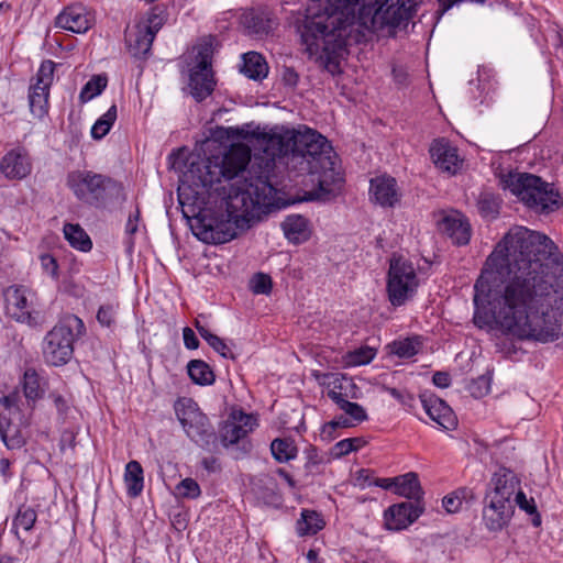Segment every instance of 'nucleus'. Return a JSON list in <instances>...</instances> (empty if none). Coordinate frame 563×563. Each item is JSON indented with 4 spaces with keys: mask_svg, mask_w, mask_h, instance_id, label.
<instances>
[{
    "mask_svg": "<svg viewBox=\"0 0 563 563\" xmlns=\"http://www.w3.org/2000/svg\"><path fill=\"white\" fill-rule=\"evenodd\" d=\"M351 452H353V441H350L349 438L336 442L333 446V454L336 457L347 455Z\"/></svg>",
    "mask_w": 563,
    "mask_h": 563,
    "instance_id": "56",
    "label": "nucleus"
},
{
    "mask_svg": "<svg viewBox=\"0 0 563 563\" xmlns=\"http://www.w3.org/2000/svg\"><path fill=\"white\" fill-rule=\"evenodd\" d=\"M376 485L382 487V488H384V489H393L395 492V489H396V477L378 479Z\"/></svg>",
    "mask_w": 563,
    "mask_h": 563,
    "instance_id": "63",
    "label": "nucleus"
},
{
    "mask_svg": "<svg viewBox=\"0 0 563 563\" xmlns=\"http://www.w3.org/2000/svg\"><path fill=\"white\" fill-rule=\"evenodd\" d=\"M376 355V350L367 345L350 351L346 355V362L352 366L368 364Z\"/></svg>",
    "mask_w": 563,
    "mask_h": 563,
    "instance_id": "45",
    "label": "nucleus"
},
{
    "mask_svg": "<svg viewBox=\"0 0 563 563\" xmlns=\"http://www.w3.org/2000/svg\"><path fill=\"white\" fill-rule=\"evenodd\" d=\"M232 419L233 421H236V423H242L244 428L247 429V433L256 426V419L252 415H247L242 411L238 415L233 413Z\"/></svg>",
    "mask_w": 563,
    "mask_h": 563,
    "instance_id": "57",
    "label": "nucleus"
},
{
    "mask_svg": "<svg viewBox=\"0 0 563 563\" xmlns=\"http://www.w3.org/2000/svg\"><path fill=\"white\" fill-rule=\"evenodd\" d=\"M271 451L274 459L279 463H286L297 456V446L290 438L275 439L271 443Z\"/></svg>",
    "mask_w": 563,
    "mask_h": 563,
    "instance_id": "34",
    "label": "nucleus"
},
{
    "mask_svg": "<svg viewBox=\"0 0 563 563\" xmlns=\"http://www.w3.org/2000/svg\"><path fill=\"white\" fill-rule=\"evenodd\" d=\"M265 153L272 156V161L290 154L291 162L300 164L301 170H307L309 181L316 187L306 191V200L330 199L341 188L343 178L335 168L336 156L328 140L317 131L309 130L288 139L273 135L267 140Z\"/></svg>",
    "mask_w": 563,
    "mask_h": 563,
    "instance_id": "4",
    "label": "nucleus"
},
{
    "mask_svg": "<svg viewBox=\"0 0 563 563\" xmlns=\"http://www.w3.org/2000/svg\"><path fill=\"white\" fill-rule=\"evenodd\" d=\"M64 235L68 243L76 250L88 252L92 247V242L89 235L79 224H65Z\"/></svg>",
    "mask_w": 563,
    "mask_h": 563,
    "instance_id": "32",
    "label": "nucleus"
},
{
    "mask_svg": "<svg viewBox=\"0 0 563 563\" xmlns=\"http://www.w3.org/2000/svg\"><path fill=\"white\" fill-rule=\"evenodd\" d=\"M369 197L383 208H394L400 201L401 194L394 177L382 175L371 179Z\"/></svg>",
    "mask_w": 563,
    "mask_h": 563,
    "instance_id": "15",
    "label": "nucleus"
},
{
    "mask_svg": "<svg viewBox=\"0 0 563 563\" xmlns=\"http://www.w3.org/2000/svg\"><path fill=\"white\" fill-rule=\"evenodd\" d=\"M352 426L353 423L350 418L339 416L323 426L322 433L332 437V432L335 431L338 428H349Z\"/></svg>",
    "mask_w": 563,
    "mask_h": 563,
    "instance_id": "54",
    "label": "nucleus"
},
{
    "mask_svg": "<svg viewBox=\"0 0 563 563\" xmlns=\"http://www.w3.org/2000/svg\"><path fill=\"white\" fill-rule=\"evenodd\" d=\"M505 335L506 336L504 338L497 339L495 343L496 351L506 358L519 360L520 356L525 353V351L520 345L517 344L516 341L512 340L515 339L514 336L507 334Z\"/></svg>",
    "mask_w": 563,
    "mask_h": 563,
    "instance_id": "42",
    "label": "nucleus"
},
{
    "mask_svg": "<svg viewBox=\"0 0 563 563\" xmlns=\"http://www.w3.org/2000/svg\"><path fill=\"white\" fill-rule=\"evenodd\" d=\"M155 36L151 31H145L140 24L134 34L126 35L129 52L134 57L145 56L152 48Z\"/></svg>",
    "mask_w": 563,
    "mask_h": 563,
    "instance_id": "26",
    "label": "nucleus"
},
{
    "mask_svg": "<svg viewBox=\"0 0 563 563\" xmlns=\"http://www.w3.org/2000/svg\"><path fill=\"white\" fill-rule=\"evenodd\" d=\"M432 382L437 387L446 388L451 384V378L446 372H437L433 374Z\"/></svg>",
    "mask_w": 563,
    "mask_h": 563,
    "instance_id": "60",
    "label": "nucleus"
},
{
    "mask_svg": "<svg viewBox=\"0 0 563 563\" xmlns=\"http://www.w3.org/2000/svg\"><path fill=\"white\" fill-rule=\"evenodd\" d=\"M339 408L343 410L353 421L363 422L367 419L365 409L356 402L345 400L339 406Z\"/></svg>",
    "mask_w": 563,
    "mask_h": 563,
    "instance_id": "51",
    "label": "nucleus"
},
{
    "mask_svg": "<svg viewBox=\"0 0 563 563\" xmlns=\"http://www.w3.org/2000/svg\"><path fill=\"white\" fill-rule=\"evenodd\" d=\"M395 494L408 499H413L415 503L420 504L423 490L418 475L413 472H409L405 475L397 476Z\"/></svg>",
    "mask_w": 563,
    "mask_h": 563,
    "instance_id": "25",
    "label": "nucleus"
},
{
    "mask_svg": "<svg viewBox=\"0 0 563 563\" xmlns=\"http://www.w3.org/2000/svg\"><path fill=\"white\" fill-rule=\"evenodd\" d=\"M562 258L545 234L511 228L487 257L474 285V324L479 329L489 324V316L479 311L487 302L504 334L540 343L562 338V299L554 288L553 272Z\"/></svg>",
    "mask_w": 563,
    "mask_h": 563,
    "instance_id": "1",
    "label": "nucleus"
},
{
    "mask_svg": "<svg viewBox=\"0 0 563 563\" xmlns=\"http://www.w3.org/2000/svg\"><path fill=\"white\" fill-rule=\"evenodd\" d=\"M504 189H509L527 207L540 213H549L561 207L560 195L551 184L527 173H508L501 176Z\"/></svg>",
    "mask_w": 563,
    "mask_h": 563,
    "instance_id": "6",
    "label": "nucleus"
},
{
    "mask_svg": "<svg viewBox=\"0 0 563 563\" xmlns=\"http://www.w3.org/2000/svg\"><path fill=\"white\" fill-rule=\"evenodd\" d=\"M55 67L56 64L53 60H44L37 70L35 85L44 86V89L51 88Z\"/></svg>",
    "mask_w": 563,
    "mask_h": 563,
    "instance_id": "49",
    "label": "nucleus"
},
{
    "mask_svg": "<svg viewBox=\"0 0 563 563\" xmlns=\"http://www.w3.org/2000/svg\"><path fill=\"white\" fill-rule=\"evenodd\" d=\"M417 287L418 278L412 264L402 258H393L387 280V291L391 305H404Z\"/></svg>",
    "mask_w": 563,
    "mask_h": 563,
    "instance_id": "10",
    "label": "nucleus"
},
{
    "mask_svg": "<svg viewBox=\"0 0 563 563\" xmlns=\"http://www.w3.org/2000/svg\"><path fill=\"white\" fill-rule=\"evenodd\" d=\"M197 65L190 69L189 88L196 101L200 102L214 90L216 81L211 69V51L208 46L199 48Z\"/></svg>",
    "mask_w": 563,
    "mask_h": 563,
    "instance_id": "12",
    "label": "nucleus"
},
{
    "mask_svg": "<svg viewBox=\"0 0 563 563\" xmlns=\"http://www.w3.org/2000/svg\"><path fill=\"white\" fill-rule=\"evenodd\" d=\"M9 429H4L3 427L0 428V437L4 445L9 450L20 449L24 444L23 438L19 434L18 431H15L14 434H9Z\"/></svg>",
    "mask_w": 563,
    "mask_h": 563,
    "instance_id": "53",
    "label": "nucleus"
},
{
    "mask_svg": "<svg viewBox=\"0 0 563 563\" xmlns=\"http://www.w3.org/2000/svg\"><path fill=\"white\" fill-rule=\"evenodd\" d=\"M66 186L74 196L84 203L99 206L108 189L115 188L117 183L104 175L91 170H73L68 173Z\"/></svg>",
    "mask_w": 563,
    "mask_h": 563,
    "instance_id": "8",
    "label": "nucleus"
},
{
    "mask_svg": "<svg viewBox=\"0 0 563 563\" xmlns=\"http://www.w3.org/2000/svg\"><path fill=\"white\" fill-rule=\"evenodd\" d=\"M500 206L501 199L497 195L489 191L481 192L476 202L479 214L485 219L497 218L499 214Z\"/></svg>",
    "mask_w": 563,
    "mask_h": 563,
    "instance_id": "33",
    "label": "nucleus"
},
{
    "mask_svg": "<svg viewBox=\"0 0 563 563\" xmlns=\"http://www.w3.org/2000/svg\"><path fill=\"white\" fill-rule=\"evenodd\" d=\"M520 486V479L507 467H499L492 476L487 493L496 495L499 498L511 500L516 496Z\"/></svg>",
    "mask_w": 563,
    "mask_h": 563,
    "instance_id": "21",
    "label": "nucleus"
},
{
    "mask_svg": "<svg viewBox=\"0 0 563 563\" xmlns=\"http://www.w3.org/2000/svg\"><path fill=\"white\" fill-rule=\"evenodd\" d=\"M324 526V521L314 510L303 509L300 519L297 520L296 530L300 537L313 536Z\"/></svg>",
    "mask_w": 563,
    "mask_h": 563,
    "instance_id": "31",
    "label": "nucleus"
},
{
    "mask_svg": "<svg viewBox=\"0 0 563 563\" xmlns=\"http://www.w3.org/2000/svg\"><path fill=\"white\" fill-rule=\"evenodd\" d=\"M31 295V290L25 286L8 287L3 292L5 313L19 323L41 330L46 323V317L43 311L34 309L30 300Z\"/></svg>",
    "mask_w": 563,
    "mask_h": 563,
    "instance_id": "9",
    "label": "nucleus"
},
{
    "mask_svg": "<svg viewBox=\"0 0 563 563\" xmlns=\"http://www.w3.org/2000/svg\"><path fill=\"white\" fill-rule=\"evenodd\" d=\"M176 416L187 435L197 443L209 444L216 439L214 430L208 419L197 405L188 399L175 407Z\"/></svg>",
    "mask_w": 563,
    "mask_h": 563,
    "instance_id": "11",
    "label": "nucleus"
},
{
    "mask_svg": "<svg viewBox=\"0 0 563 563\" xmlns=\"http://www.w3.org/2000/svg\"><path fill=\"white\" fill-rule=\"evenodd\" d=\"M187 371L190 379L197 385L209 386L216 380L212 368L202 360H191L187 364Z\"/></svg>",
    "mask_w": 563,
    "mask_h": 563,
    "instance_id": "30",
    "label": "nucleus"
},
{
    "mask_svg": "<svg viewBox=\"0 0 563 563\" xmlns=\"http://www.w3.org/2000/svg\"><path fill=\"white\" fill-rule=\"evenodd\" d=\"M107 77L103 75H95L88 80L81 88L79 93V100L81 103H86L99 96L107 87Z\"/></svg>",
    "mask_w": 563,
    "mask_h": 563,
    "instance_id": "40",
    "label": "nucleus"
},
{
    "mask_svg": "<svg viewBox=\"0 0 563 563\" xmlns=\"http://www.w3.org/2000/svg\"><path fill=\"white\" fill-rule=\"evenodd\" d=\"M176 495L181 498H198L201 494L199 484L190 477L180 481L175 487Z\"/></svg>",
    "mask_w": 563,
    "mask_h": 563,
    "instance_id": "48",
    "label": "nucleus"
},
{
    "mask_svg": "<svg viewBox=\"0 0 563 563\" xmlns=\"http://www.w3.org/2000/svg\"><path fill=\"white\" fill-rule=\"evenodd\" d=\"M242 24L251 35H267L276 24L267 10L251 9L242 15Z\"/></svg>",
    "mask_w": 563,
    "mask_h": 563,
    "instance_id": "22",
    "label": "nucleus"
},
{
    "mask_svg": "<svg viewBox=\"0 0 563 563\" xmlns=\"http://www.w3.org/2000/svg\"><path fill=\"white\" fill-rule=\"evenodd\" d=\"M264 167L261 170L255 169V163L251 169H246L251 162V150L243 143L232 144L221 156H212L199 162H192L185 174V177L197 188L210 189L214 184L225 179L229 187L224 188L225 195L233 184H241L246 180H253L258 177H265V180L272 185L269 174L273 169L274 161L268 156Z\"/></svg>",
    "mask_w": 563,
    "mask_h": 563,
    "instance_id": "5",
    "label": "nucleus"
},
{
    "mask_svg": "<svg viewBox=\"0 0 563 563\" xmlns=\"http://www.w3.org/2000/svg\"><path fill=\"white\" fill-rule=\"evenodd\" d=\"M124 484L126 494L131 498L139 497L144 488V473L142 465L137 461H130L125 465Z\"/></svg>",
    "mask_w": 563,
    "mask_h": 563,
    "instance_id": "28",
    "label": "nucleus"
},
{
    "mask_svg": "<svg viewBox=\"0 0 563 563\" xmlns=\"http://www.w3.org/2000/svg\"><path fill=\"white\" fill-rule=\"evenodd\" d=\"M49 88L44 89L41 85H31L29 92V104L32 114L42 119L48 111Z\"/></svg>",
    "mask_w": 563,
    "mask_h": 563,
    "instance_id": "29",
    "label": "nucleus"
},
{
    "mask_svg": "<svg viewBox=\"0 0 563 563\" xmlns=\"http://www.w3.org/2000/svg\"><path fill=\"white\" fill-rule=\"evenodd\" d=\"M49 397L53 399L54 405H55L56 409L58 410V412L63 413L66 411L67 402L63 396L57 395V394H52Z\"/></svg>",
    "mask_w": 563,
    "mask_h": 563,
    "instance_id": "62",
    "label": "nucleus"
},
{
    "mask_svg": "<svg viewBox=\"0 0 563 563\" xmlns=\"http://www.w3.org/2000/svg\"><path fill=\"white\" fill-rule=\"evenodd\" d=\"M0 172L7 179L21 180L32 172V163L23 148L9 151L0 161Z\"/></svg>",
    "mask_w": 563,
    "mask_h": 563,
    "instance_id": "16",
    "label": "nucleus"
},
{
    "mask_svg": "<svg viewBox=\"0 0 563 563\" xmlns=\"http://www.w3.org/2000/svg\"><path fill=\"white\" fill-rule=\"evenodd\" d=\"M241 73L250 79L262 80L268 74V65L261 54L249 52L243 55Z\"/></svg>",
    "mask_w": 563,
    "mask_h": 563,
    "instance_id": "27",
    "label": "nucleus"
},
{
    "mask_svg": "<svg viewBox=\"0 0 563 563\" xmlns=\"http://www.w3.org/2000/svg\"><path fill=\"white\" fill-rule=\"evenodd\" d=\"M423 512L418 503L404 501L385 510V526L388 530H402L413 523Z\"/></svg>",
    "mask_w": 563,
    "mask_h": 563,
    "instance_id": "14",
    "label": "nucleus"
},
{
    "mask_svg": "<svg viewBox=\"0 0 563 563\" xmlns=\"http://www.w3.org/2000/svg\"><path fill=\"white\" fill-rule=\"evenodd\" d=\"M196 329L200 336L224 358H234V355L228 344L218 335L211 333L207 328L196 322Z\"/></svg>",
    "mask_w": 563,
    "mask_h": 563,
    "instance_id": "37",
    "label": "nucleus"
},
{
    "mask_svg": "<svg viewBox=\"0 0 563 563\" xmlns=\"http://www.w3.org/2000/svg\"><path fill=\"white\" fill-rule=\"evenodd\" d=\"M247 435V429L236 421H227L220 431L221 441L224 446L233 445Z\"/></svg>",
    "mask_w": 563,
    "mask_h": 563,
    "instance_id": "38",
    "label": "nucleus"
},
{
    "mask_svg": "<svg viewBox=\"0 0 563 563\" xmlns=\"http://www.w3.org/2000/svg\"><path fill=\"white\" fill-rule=\"evenodd\" d=\"M119 303L108 302L101 305L97 312V320L102 327L110 328L115 323Z\"/></svg>",
    "mask_w": 563,
    "mask_h": 563,
    "instance_id": "47",
    "label": "nucleus"
},
{
    "mask_svg": "<svg viewBox=\"0 0 563 563\" xmlns=\"http://www.w3.org/2000/svg\"><path fill=\"white\" fill-rule=\"evenodd\" d=\"M40 260L43 271L53 278H58V264L56 258L51 254H43Z\"/></svg>",
    "mask_w": 563,
    "mask_h": 563,
    "instance_id": "55",
    "label": "nucleus"
},
{
    "mask_svg": "<svg viewBox=\"0 0 563 563\" xmlns=\"http://www.w3.org/2000/svg\"><path fill=\"white\" fill-rule=\"evenodd\" d=\"M36 519V510L31 506L22 505L19 507L16 515L13 519L12 529L16 534L19 532V529L29 532L34 527Z\"/></svg>",
    "mask_w": 563,
    "mask_h": 563,
    "instance_id": "35",
    "label": "nucleus"
},
{
    "mask_svg": "<svg viewBox=\"0 0 563 563\" xmlns=\"http://www.w3.org/2000/svg\"><path fill=\"white\" fill-rule=\"evenodd\" d=\"M23 391L29 400H36L42 396L40 376L34 369H26L23 376Z\"/></svg>",
    "mask_w": 563,
    "mask_h": 563,
    "instance_id": "43",
    "label": "nucleus"
},
{
    "mask_svg": "<svg viewBox=\"0 0 563 563\" xmlns=\"http://www.w3.org/2000/svg\"><path fill=\"white\" fill-rule=\"evenodd\" d=\"M328 397L339 407L345 400L355 398L356 386L351 378L343 374L328 373L323 375Z\"/></svg>",
    "mask_w": 563,
    "mask_h": 563,
    "instance_id": "20",
    "label": "nucleus"
},
{
    "mask_svg": "<svg viewBox=\"0 0 563 563\" xmlns=\"http://www.w3.org/2000/svg\"><path fill=\"white\" fill-rule=\"evenodd\" d=\"M167 20L166 9L163 5H155L147 12L143 22L139 23L145 31H151L154 36L163 27Z\"/></svg>",
    "mask_w": 563,
    "mask_h": 563,
    "instance_id": "36",
    "label": "nucleus"
},
{
    "mask_svg": "<svg viewBox=\"0 0 563 563\" xmlns=\"http://www.w3.org/2000/svg\"><path fill=\"white\" fill-rule=\"evenodd\" d=\"M514 515L511 500L503 499L486 492L483 508V521L489 531H500Z\"/></svg>",
    "mask_w": 563,
    "mask_h": 563,
    "instance_id": "13",
    "label": "nucleus"
},
{
    "mask_svg": "<svg viewBox=\"0 0 563 563\" xmlns=\"http://www.w3.org/2000/svg\"><path fill=\"white\" fill-rule=\"evenodd\" d=\"M420 342L416 338H408L401 341H395L391 344V352L399 357L409 358L419 352Z\"/></svg>",
    "mask_w": 563,
    "mask_h": 563,
    "instance_id": "44",
    "label": "nucleus"
},
{
    "mask_svg": "<svg viewBox=\"0 0 563 563\" xmlns=\"http://www.w3.org/2000/svg\"><path fill=\"white\" fill-rule=\"evenodd\" d=\"M430 155L434 165L442 172L451 175L457 173L462 166L457 148L445 139L434 140L430 146Z\"/></svg>",
    "mask_w": 563,
    "mask_h": 563,
    "instance_id": "17",
    "label": "nucleus"
},
{
    "mask_svg": "<svg viewBox=\"0 0 563 563\" xmlns=\"http://www.w3.org/2000/svg\"><path fill=\"white\" fill-rule=\"evenodd\" d=\"M420 400L426 413L440 427L445 430H453L456 427V416L442 399L433 395L422 394Z\"/></svg>",
    "mask_w": 563,
    "mask_h": 563,
    "instance_id": "18",
    "label": "nucleus"
},
{
    "mask_svg": "<svg viewBox=\"0 0 563 563\" xmlns=\"http://www.w3.org/2000/svg\"><path fill=\"white\" fill-rule=\"evenodd\" d=\"M443 231L457 245H466L471 240V224L468 220L460 214L448 216L442 222Z\"/></svg>",
    "mask_w": 563,
    "mask_h": 563,
    "instance_id": "23",
    "label": "nucleus"
},
{
    "mask_svg": "<svg viewBox=\"0 0 563 563\" xmlns=\"http://www.w3.org/2000/svg\"><path fill=\"white\" fill-rule=\"evenodd\" d=\"M184 344L188 350H196L199 346V340L192 329L186 327L183 330Z\"/></svg>",
    "mask_w": 563,
    "mask_h": 563,
    "instance_id": "58",
    "label": "nucleus"
},
{
    "mask_svg": "<svg viewBox=\"0 0 563 563\" xmlns=\"http://www.w3.org/2000/svg\"><path fill=\"white\" fill-rule=\"evenodd\" d=\"M202 466L209 472H216L220 468L218 459L210 456L205 457L201 462Z\"/></svg>",
    "mask_w": 563,
    "mask_h": 563,
    "instance_id": "61",
    "label": "nucleus"
},
{
    "mask_svg": "<svg viewBox=\"0 0 563 563\" xmlns=\"http://www.w3.org/2000/svg\"><path fill=\"white\" fill-rule=\"evenodd\" d=\"M413 13L411 0H308L298 31L310 57L331 59L345 51L355 25L378 38L397 37Z\"/></svg>",
    "mask_w": 563,
    "mask_h": 563,
    "instance_id": "2",
    "label": "nucleus"
},
{
    "mask_svg": "<svg viewBox=\"0 0 563 563\" xmlns=\"http://www.w3.org/2000/svg\"><path fill=\"white\" fill-rule=\"evenodd\" d=\"M515 504L523 511L532 516V525L539 527L541 525V516L537 510L533 498L528 499L522 490H518L515 496Z\"/></svg>",
    "mask_w": 563,
    "mask_h": 563,
    "instance_id": "46",
    "label": "nucleus"
},
{
    "mask_svg": "<svg viewBox=\"0 0 563 563\" xmlns=\"http://www.w3.org/2000/svg\"><path fill=\"white\" fill-rule=\"evenodd\" d=\"M16 401H18V394H15V393L0 398V402L5 408H11V407L15 406Z\"/></svg>",
    "mask_w": 563,
    "mask_h": 563,
    "instance_id": "64",
    "label": "nucleus"
},
{
    "mask_svg": "<svg viewBox=\"0 0 563 563\" xmlns=\"http://www.w3.org/2000/svg\"><path fill=\"white\" fill-rule=\"evenodd\" d=\"M251 289L254 294H263L266 295L272 289V279L268 275L263 273H257L251 280Z\"/></svg>",
    "mask_w": 563,
    "mask_h": 563,
    "instance_id": "52",
    "label": "nucleus"
},
{
    "mask_svg": "<svg viewBox=\"0 0 563 563\" xmlns=\"http://www.w3.org/2000/svg\"><path fill=\"white\" fill-rule=\"evenodd\" d=\"M117 120V106L112 104L109 110L101 115L91 128V136L95 140H101L106 136Z\"/></svg>",
    "mask_w": 563,
    "mask_h": 563,
    "instance_id": "39",
    "label": "nucleus"
},
{
    "mask_svg": "<svg viewBox=\"0 0 563 563\" xmlns=\"http://www.w3.org/2000/svg\"><path fill=\"white\" fill-rule=\"evenodd\" d=\"M86 331L84 321L75 314H66L46 333L43 341V357L53 366L68 363L74 353V342Z\"/></svg>",
    "mask_w": 563,
    "mask_h": 563,
    "instance_id": "7",
    "label": "nucleus"
},
{
    "mask_svg": "<svg viewBox=\"0 0 563 563\" xmlns=\"http://www.w3.org/2000/svg\"><path fill=\"white\" fill-rule=\"evenodd\" d=\"M55 24L73 33H86L92 26V19L85 7L73 4L57 15Z\"/></svg>",
    "mask_w": 563,
    "mask_h": 563,
    "instance_id": "19",
    "label": "nucleus"
},
{
    "mask_svg": "<svg viewBox=\"0 0 563 563\" xmlns=\"http://www.w3.org/2000/svg\"><path fill=\"white\" fill-rule=\"evenodd\" d=\"M306 463L305 471L307 475H314L320 473V466L323 462L316 448L310 446L305 450Z\"/></svg>",
    "mask_w": 563,
    "mask_h": 563,
    "instance_id": "50",
    "label": "nucleus"
},
{
    "mask_svg": "<svg viewBox=\"0 0 563 563\" xmlns=\"http://www.w3.org/2000/svg\"><path fill=\"white\" fill-rule=\"evenodd\" d=\"M473 497V492L467 488H460L442 499V506L449 514H455L462 509L463 501Z\"/></svg>",
    "mask_w": 563,
    "mask_h": 563,
    "instance_id": "41",
    "label": "nucleus"
},
{
    "mask_svg": "<svg viewBox=\"0 0 563 563\" xmlns=\"http://www.w3.org/2000/svg\"><path fill=\"white\" fill-rule=\"evenodd\" d=\"M276 196V188L265 177H258L231 186L224 197L225 213L196 202L189 203L181 192L178 198L194 235L203 243L223 244L273 209H278Z\"/></svg>",
    "mask_w": 563,
    "mask_h": 563,
    "instance_id": "3",
    "label": "nucleus"
},
{
    "mask_svg": "<svg viewBox=\"0 0 563 563\" xmlns=\"http://www.w3.org/2000/svg\"><path fill=\"white\" fill-rule=\"evenodd\" d=\"M282 227L286 238L292 243H302L309 239L308 221L300 214L288 216Z\"/></svg>",
    "mask_w": 563,
    "mask_h": 563,
    "instance_id": "24",
    "label": "nucleus"
},
{
    "mask_svg": "<svg viewBox=\"0 0 563 563\" xmlns=\"http://www.w3.org/2000/svg\"><path fill=\"white\" fill-rule=\"evenodd\" d=\"M139 218H140V211L139 209L135 210L134 213H131L129 216V219L126 221V224H125V232L130 235H133L137 232V222H139Z\"/></svg>",
    "mask_w": 563,
    "mask_h": 563,
    "instance_id": "59",
    "label": "nucleus"
}]
</instances>
